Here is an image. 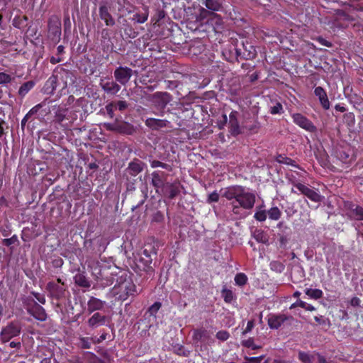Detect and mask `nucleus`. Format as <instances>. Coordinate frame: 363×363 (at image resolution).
I'll list each match as a JSON object with an SVG mask.
<instances>
[{"label": "nucleus", "instance_id": "nucleus-45", "mask_svg": "<svg viewBox=\"0 0 363 363\" xmlns=\"http://www.w3.org/2000/svg\"><path fill=\"white\" fill-rule=\"evenodd\" d=\"M305 293L307 296H308L311 298L317 300L321 298L323 296V293L322 290L318 289H306L305 290Z\"/></svg>", "mask_w": 363, "mask_h": 363}, {"label": "nucleus", "instance_id": "nucleus-26", "mask_svg": "<svg viewBox=\"0 0 363 363\" xmlns=\"http://www.w3.org/2000/svg\"><path fill=\"white\" fill-rule=\"evenodd\" d=\"M107 317L101 313L96 312L90 317L87 321L88 325L91 328H96L106 325Z\"/></svg>", "mask_w": 363, "mask_h": 363}, {"label": "nucleus", "instance_id": "nucleus-9", "mask_svg": "<svg viewBox=\"0 0 363 363\" xmlns=\"http://www.w3.org/2000/svg\"><path fill=\"white\" fill-rule=\"evenodd\" d=\"M293 122L301 128L309 132L315 133L316 126L306 116L300 113H294L291 115Z\"/></svg>", "mask_w": 363, "mask_h": 363}, {"label": "nucleus", "instance_id": "nucleus-19", "mask_svg": "<svg viewBox=\"0 0 363 363\" xmlns=\"http://www.w3.org/2000/svg\"><path fill=\"white\" fill-rule=\"evenodd\" d=\"M168 174L160 170L152 173V184L157 192L167 182Z\"/></svg>", "mask_w": 363, "mask_h": 363}, {"label": "nucleus", "instance_id": "nucleus-55", "mask_svg": "<svg viewBox=\"0 0 363 363\" xmlns=\"http://www.w3.org/2000/svg\"><path fill=\"white\" fill-rule=\"evenodd\" d=\"M241 345L245 347L251 348L252 350H257L261 348V346L255 344L254 339L252 337L242 340Z\"/></svg>", "mask_w": 363, "mask_h": 363}, {"label": "nucleus", "instance_id": "nucleus-14", "mask_svg": "<svg viewBox=\"0 0 363 363\" xmlns=\"http://www.w3.org/2000/svg\"><path fill=\"white\" fill-rule=\"evenodd\" d=\"M162 194L169 199H174L181 191V184L179 181L167 182L161 189Z\"/></svg>", "mask_w": 363, "mask_h": 363}, {"label": "nucleus", "instance_id": "nucleus-31", "mask_svg": "<svg viewBox=\"0 0 363 363\" xmlns=\"http://www.w3.org/2000/svg\"><path fill=\"white\" fill-rule=\"evenodd\" d=\"M51 101H48V99H44L42 102L40 104H38L35 106H33L28 113L27 114L29 116H33V115L37 114L38 112L40 113V115L42 116H45L48 114V111H50L49 109L48 111L41 110L44 106H45L47 104H48Z\"/></svg>", "mask_w": 363, "mask_h": 363}, {"label": "nucleus", "instance_id": "nucleus-25", "mask_svg": "<svg viewBox=\"0 0 363 363\" xmlns=\"http://www.w3.org/2000/svg\"><path fill=\"white\" fill-rule=\"evenodd\" d=\"M314 94L318 98L319 102L324 110L330 108V101L326 91L322 86H317L314 89Z\"/></svg>", "mask_w": 363, "mask_h": 363}, {"label": "nucleus", "instance_id": "nucleus-24", "mask_svg": "<svg viewBox=\"0 0 363 363\" xmlns=\"http://www.w3.org/2000/svg\"><path fill=\"white\" fill-rule=\"evenodd\" d=\"M99 14L100 18L104 21L106 26H113L115 25V20L110 13L109 8L105 4L99 6Z\"/></svg>", "mask_w": 363, "mask_h": 363}, {"label": "nucleus", "instance_id": "nucleus-32", "mask_svg": "<svg viewBox=\"0 0 363 363\" xmlns=\"http://www.w3.org/2000/svg\"><path fill=\"white\" fill-rule=\"evenodd\" d=\"M135 129L134 126L125 121L118 122L116 133L123 135H133Z\"/></svg>", "mask_w": 363, "mask_h": 363}, {"label": "nucleus", "instance_id": "nucleus-7", "mask_svg": "<svg viewBox=\"0 0 363 363\" xmlns=\"http://www.w3.org/2000/svg\"><path fill=\"white\" fill-rule=\"evenodd\" d=\"M152 254L156 255V252L153 248L150 250L145 249L140 255L139 257L136 259L135 265L136 267L140 270L146 272L147 274H152L155 270L152 266Z\"/></svg>", "mask_w": 363, "mask_h": 363}, {"label": "nucleus", "instance_id": "nucleus-49", "mask_svg": "<svg viewBox=\"0 0 363 363\" xmlns=\"http://www.w3.org/2000/svg\"><path fill=\"white\" fill-rule=\"evenodd\" d=\"M1 243L6 247H10L12 250V247H11L12 245H18L20 244L18 236L16 235H12L9 238H4L1 240Z\"/></svg>", "mask_w": 363, "mask_h": 363}, {"label": "nucleus", "instance_id": "nucleus-62", "mask_svg": "<svg viewBox=\"0 0 363 363\" xmlns=\"http://www.w3.org/2000/svg\"><path fill=\"white\" fill-rule=\"evenodd\" d=\"M97 242L99 245L98 252L101 255L102 252H104L106 250V247L108 244V242L107 241V240L106 238H101L100 239L98 240Z\"/></svg>", "mask_w": 363, "mask_h": 363}, {"label": "nucleus", "instance_id": "nucleus-20", "mask_svg": "<svg viewBox=\"0 0 363 363\" xmlns=\"http://www.w3.org/2000/svg\"><path fill=\"white\" fill-rule=\"evenodd\" d=\"M61 83L57 81L54 73L46 80L43 87V92L45 94L52 95L55 91L59 89L60 90Z\"/></svg>", "mask_w": 363, "mask_h": 363}, {"label": "nucleus", "instance_id": "nucleus-15", "mask_svg": "<svg viewBox=\"0 0 363 363\" xmlns=\"http://www.w3.org/2000/svg\"><path fill=\"white\" fill-rule=\"evenodd\" d=\"M145 125L150 130L159 131L163 128H172L171 123L167 119H160L155 118H147L145 121Z\"/></svg>", "mask_w": 363, "mask_h": 363}, {"label": "nucleus", "instance_id": "nucleus-35", "mask_svg": "<svg viewBox=\"0 0 363 363\" xmlns=\"http://www.w3.org/2000/svg\"><path fill=\"white\" fill-rule=\"evenodd\" d=\"M28 20V18L26 15H16L12 21V25L13 27L21 30L27 26L26 22Z\"/></svg>", "mask_w": 363, "mask_h": 363}, {"label": "nucleus", "instance_id": "nucleus-33", "mask_svg": "<svg viewBox=\"0 0 363 363\" xmlns=\"http://www.w3.org/2000/svg\"><path fill=\"white\" fill-rule=\"evenodd\" d=\"M52 110H55L54 116V121L58 123H62L66 119L68 109L60 106H53Z\"/></svg>", "mask_w": 363, "mask_h": 363}, {"label": "nucleus", "instance_id": "nucleus-2", "mask_svg": "<svg viewBox=\"0 0 363 363\" xmlns=\"http://www.w3.org/2000/svg\"><path fill=\"white\" fill-rule=\"evenodd\" d=\"M221 196L231 201L232 212L239 216L241 209L251 210L256 202L255 194L242 185H232L220 190Z\"/></svg>", "mask_w": 363, "mask_h": 363}, {"label": "nucleus", "instance_id": "nucleus-41", "mask_svg": "<svg viewBox=\"0 0 363 363\" xmlns=\"http://www.w3.org/2000/svg\"><path fill=\"white\" fill-rule=\"evenodd\" d=\"M276 161L280 164L291 165L300 169L299 165L294 160L283 155H279L276 158Z\"/></svg>", "mask_w": 363, "mask_h": 363}, {"label": "nucleus", "instance_id": "nucleus-37", "mask_svg": "<svg viewBox=\"0 0 363 363\" xmlns=\"http://www.w3.org/2000/svg\"><path fill=\"white\" fill-rule=\"evenodd\" d=\"M74 283L83 288H89L91 286L90 281L87 279V277L82 273L77 274L74 277Z\"/></svg>", "mask_w": 363, "mask_h": 363}, {"label": "nucleus", "instance_id": "nucleus-6", "mask_svg": "<svg viewBox=\"0 0 363 363\" xmlns=\"http://www.w3.org/2000/svg\"><path fill=\"white\" fill-rule=\"evenodd\" d=\"M22 301L29 315L39 321L46 320L48 315L45 308L38 303L33 298L27 296L23 298Z\"/></svg>", "mask_w": 363, "mask_h": 363}, {"label": "nucleus", "instance_id": "nucleus-4", "mask_svg": "<svg viewBox=\"0 0 363 363\" xmlns=\"http://www.w3.org/2000/svg\"><path fill=\"white\" fill-rule=\"evenodd\" d=\"M53 73L57 81L61 83L60 90L57 94V97L60 98L65 94L68 85L74 84L77 77L72 71L67 69L61 65L57 66L54 69Z\"/></svg>", "mask_w": 363, "mask_h": 363}, {"label": "nucleus", "instance_id": "nucleus-40", "mask_svg": "<svg viewBox=\"0 0 363 363\" xmlns=\"http://www.w3.org/2000/svg\"><path fill=\"white\" fill-rule=\"evenodd\" d=\"M148 18V10L146 8L143 9V11L136 12L133 14V20L138 23H143Z\"/></svg>", "mask_w": 363, "mask_h": 363}, {"label": "nucleus", "instance_id": "nucleus-29", "mask_svg": "<svg viewBox=\"0 0 363 363\" xmlns=\"http://www.w3.org/2000/svg\"><path fill=\"white\" fill-rule=\"evenodd\" d=\"M210 339L211 335L205 328H201L193 330L192 340L194 342H208Z\"/></svg>", "mask_w": 363, "mask_h": 363}, {"label": "nucleus", "instance_id": "nucleus-17", "mask_svg": "<svg viewBox=\"0 0 363 363\" xmlns=\"http://www.w3.org/2000/svg\"><path fill=\"white\" fill-rule=\"evenodd\" d=\"M296 189L300 191V193L307 197L308 199L313 202H320L321 201V195L318 194L313 188H311L308 185L297 184Z\"/></svg>", "mask_w": 363, "mask_h": 363}, {"label": "nucleus", "instance_id": "nucleus-8", "mask_svg": "<svg viewBox=\"0 0 363 363\" xmlns=\"http://www.w3.org/2000/svg\"><path fill=\"white\" fill-rule=\"evenodd\" d=\"M21 332V323L18 321H11L1 329L0 341L2 343L9 342L12 338L18 336Z\"/></svg>", "mask_w": 363, "mask_h": 363}, {"label": "nucleus", "instance_id": "nucleus-50", "mask_svg": "<svg viewBox=\"0 0 363 363\" xmlns=\"http://www.w3.org/2000/svg\"><path fill=\"white\" fill-rule=\"evenodd\" d=\"M298 358L303 363H313V356L308 352L299 351Z\"/></svg>", "mask_w": 363, "mask_h": 363}, {"label": "nucleus", "instance_id": "nucleus-63", "mask_svg": "<svg viewBox=\"0 0 363 363\" xmlns=\"http://www.w3.org/2000/svg\"><path fill=\"white\" fill-rule=\"evenodd\" d=\"M0 232L4 237L6 238V237L9 236L12 232L11 225L9 223H7L3 226H1Z\"/></svg>", "mask_w": 363, "mask_h": 363}, {"label": "nucleus", "instance_id": "nucleus-5", "mask_svg": "<svg viewBox=\"0 0 363 363\" xmlns=\"http://www.w3.org/2000/svg\"><path fill=\"white\" fill-rule=\"evenodd\" d=\"M334 25L340 28H345L351 25L355 31H363V23L343 11H339L334 21Z\"/></svg>", "mask_w": 363, "mask_h": 363}, {"label": "nucleus", "instance_id": "nucleus-44", "mask_svg": "<svg viewBox=\"0 0 363 363\" xmlns=\"http://www.w3.org/2000/svg\"><path fill=\"white\" fill-rule=\"evenodd\" d=\"M267 212L269 218L273 220H278L281 216V211L277 206L272 207Z\"/></svg>", "mask_w": 363, "mask_h": 363}, {"label": "nucleus", "instance_id": "nucleus-52", "mask_svg": "<svg viewBox=\"0 0 363 363\" xmlns=\"http://www.w3.org/2000/svg\"><path fill=\"white\" fill-rule=\"evenodd\" d=\"M247 279V275L242 272L238 273L235 277V284L240 286L245 285Z\"/></svg>", "mask_w": 363, "mask_h": 363}, {"label": "nucleus", "instance_id": "nucleus-30", "mask_svg": "<svg viewBox=\"0 0 363 363\" xmlns=\"http://www.w3.org/2000/svg\"><path fill=\"white\" fill-rule=\"evenodd\" d=\"M51 101H48V99H44L42 102L40 104H38L35 106H33L28 113L27 114L29 116H33V115L37 114L38 112L40 113V115L42 116H45L48 114V111H50L49 109L48 111L41 110L44 106H45L47 104H48Z\"/></svg>", "mask_w": 363, "mask_h": 363}, {"label": "nucleus", "instance_id": "nucleus-16", "mask_svg": "<svg viewBox=\"0 0 363 363\" xmlns=\"http://www.w3.org/2000/svg\"><path fill=\"white\" fill-rule=\"evenodd\" d=\"M99 85L103 91L108 95H116L121 90V85L116 81L109 78L101 79Z\"/></svg>", "mask_w": 363, "mask_h": 363}, {"label": "nucleus", "instance_id": "nucleus-11", "mask_svg": "<svg viewBox=\"0 0 363 363\" xmlns=\"http://www.w3.org/2000/svg\"><path fill=\"white\" fill-rule=\"evenodd\" d=\"M237 59L241 60H253L257 56V51L251 43L246 42L242 43V50L240 48H235Z\"/></svg>", "mask_w": 363, "mask_h": 363}, {"label": "nucleus", "instance_id": "nucleus-1", "mask_svg": "<svg viewBox=\"0 0 363 363\" xmlns=\"http://www.w3.org/2000/svg\"><path fill=\"white\" fill-rule=\"evenodd\" d=\"M111 277L106 276L102 277L100 284L103 287H107L111 285L116 280V284L111 289V293L116 300L125 301L130 296H135L137 294L136 286L132 279L128 275L125 271H122L119 268L114 267L110 268ZM103 277V274L101 273Z\"/></svg>", "mask_w": 363, "mask_h": 363}, {"label": "nucleus", "instance_id": "nucleus-53", "mask_svg": "<svg viewBox=\"0 0 363 363\" xmlns=\"http://www.w3.org/2000/svg\"><path fill=\"white\" fill-rule=\"evenodd\" d=\"M174 352L179 356L188 357L190 354V351L186 350L184 346L177 345L174 347Z\"/></svg>", "mask_w": 363, "mask_h": 363}, {"label": "nucleus", "instance_id": "nucleus-23", "mask_svg": "<svg viewBox=\"0 0 363 363\" xmlns=\"http://www.w3.org/2000/svg\"><path fill=\"white\" fill-rule=\"evenodd\" d=\"M101 43L105 52H112L114 45L110 37V31L108 28H103L101 31Z\"/></svg>", "mask_w": 363, "mask_h": 363}, {"label": "nucleus", "instance_id": "nucleus-42", "mask_svg": "<svg viewBox=\"0 0 363 363\" xmlns=\"http://www.w3.org/2000/svg\"><path fill=\"white\" fill-rule=\"evenodd\" d=\"M298 306L301 307L302 308H304L305 310L308 311H313L315 310V308L313 306L308 304L300 299L297 300L295 303H292L290 306L289 309L291 310Z\"/></svg>", "mask_w": 363, "mask_h": 363}, {"label": "nucleus", "instance_id": "nucleus-39", "mask_svg": "<svg viewBox=\"0 0 363 363\" xmlns=\"http://www.w3.org/2000/svg\"><path fill=\"white\" fill-rule=\"evenodd\" d=\"M35 82L32 80L23 83L18 89V95L24 97L35 86Z\"/></svg>", "mask_w": 363, "mask_h": 363}, {"label": "nucleus", "instance_id": "nucleus-51", "mask_svg": "<svg viewBox=\"0 0 363 363\" xmlns=\"http://www.w3.org/2000/svg\"><path fill=\"white\" fill-rule=\"evenodd\" d=\"M150 166L152 168L162 167L169 172L172 170V167L170 164L162 162L156 160L150 162Z\"/></svg>", "mask_w": 363, "mask_h": 363}, {"label": "nucleus", "instance_id": "nucleus-3", "mask_svg": "<svg viewBox=\"0 0 363 363\" xmlns=\"http://www.w3.org/2000/svg\"><path fill=\"white\" fill-rule=\"evenodd\" d=\"M172 100V96L166 91H157L151 95L150 101L153 113L158 116H164L165 108Z\"/></svg>", "mask_w": 363, "mask_h": 363}, {"label": "nucleus", "instance_id": "nucleus-13", "mask_svg": "<svg viewBox=\"0 0 363 363\" xmlns=\"http://www.w3.org/2000/svg\"><path fill=\"white\" fill-rule=\"evenodd\" d=\"M292 316H288L282 313H270L268 315L267 324L271 329L277 330L279 329L286 321L293 320Z\"/></svg>", "mask_w": 363, "mask_h": 363}, {"label": "nucleus", "instance_id": "nucleus-10", "mask_svg": "<svg viewBox=\"0 0 363 363\" xmlns=\"http://www.w3.org/2000/svg\"><path fill=\"white\" fill-rule=\"evenodd\" d=\"M46 290L48 291L49 296L57 301L62 300L66 296L65 286L60 285L54 281H49L47 284Z\"/></svg>", "mask_w": 363, "mask_h": 363}, {"label": "nucleus", "instance_id": "nucleus-59", "mask_svg": "<svg viewBox=\"0 0 363 363\" xmlns=\"http://www.w3.org/2000/svg\"><path fill=\"white\" fill-rule=\"evenodd\" d=\"M267 217V212L264 210L257 211L254 214V218L256 220L259 222H264L266 220Z\"/></svg>", "mask_w": 363, "mask_h": 363}, {"label": "nucleus", "instance_id": "nucleus-46", "mask_svg": "<svg viewBox=\"0 0 363 363\" xmlns=\"http://www.w3.org/2000/svg\"><path fill=\"white\" fill-rule=\"evenodd\" d=\"M13 77L5 72H0V86H6L9 84H11V82L13 80Z\"/></svg>", "mask_w": 363, "mask_h": 363}, {"label": "nucleus", "instance_id": "nucleus-22", "mask_svg": "<svg viewBox=\"0 0 363 363\" xmlns=\"http://www.w3.org/2000/svg\"><path fill=\"white\" fill-rule=\"evenodd\" d=\"M48 32L52 38H60L61 35V21L57 16H51L48 23Z\"/></svg>", "mask_w": 363, "mask_h": 363}, {"label": "nucleus", "instance_id": "nucleus-60", "mask_svg": "<svg viewBox=\"0 0 363 363\" xmlns=\"http://www.w3.org/2000/svg\"><path fill=\"white\" fill-rule=\"evenodd\" d=\"M260 123L255 120L252 125H246L245 128L251 133H257L260 128Z\"/></svg>", "mask_w": 363, "mask_h": 363}, {"label": "nucleus", "instance_id": "nucleus-38", "mask_svg": "<svg viewBox=\"0 0 363 363\" xmlns=\"http://www.w3.org/2000/svg\"><path fill=\"white\" fill-rule=\"evenodd\" d=\"M94 343V338L89 337L80 336L77 339L76 345L80 349H90L91 345Z\"/></svg>", "mask_w": 363, "mask_h": 363}, {"label": "nucleus", "instance_id": "nucleus-48", "mask_svg": "<svg viewBox=\"0 0 363 363\" xmlns=\"http://www.w3.org/2000/svg\"><path fill=\"white\" fill-rule=\"evenodd\" d=\"M351 211L356 220H363V207L354 205L352 208H351Z\"/></svg>", "mask_w": 363, "mask_h": 363}, {"label": "nucleus", "instance_id": "nucleus-56", "mask_svg": "<svg viewBox=\"0 0 363 363\" xmlns=\"http://www.w3.org/2000/svg\"><path fill=\"white\" fill-rule=\"evenodd\" d=\"M221 293L224 301L227 303H230L235 298L233 291L230 289H224Z\"/></svg>", "mask_w": 363, "mask_h": 363}, {"label": "nucleus", "instance_id": "nucleus-12", "mask_svg": "<svg viewBox=\"0 0 363 363\" xmlns=\"http://www.w3.org/2000/svg\"><path fill=\"white\" fill-rule=\"evenodd\" d=\"M133 73V71L131 68L120 66L114 70L113 75L116 81L118 82L119 84L125 86L130 81Z\"/></svg>", "mask_w": 363, "mask_h": 363}, {"label": "nucleus", "instance_id": "nucleus-21", "mask_svg": "<svg viewBox=\"0 0 363 363\" xmlns=\"http://www.w3.org/2000/svg\"><path fill=\"white\" fill-rule=\"evenodd\" d=\"M239 113L237 111H232L229 114L228 128L229 132L233 136L241 133L238 121Z\"/></svg>", "mask_w": 363, "mask_h": 363}, {"label": "nucleus", "instance_id": "nucleus-64", "mask_svg": "<svg viewBox=\"0 0 363 363\" xmlns=\"http://www.w3.org/2000/svg\"><path fill=\"white\" fill-rule=\"evenodd\" d=\"M264 359V355H261L259 357H245V362L242 363H261L262 360Z\"/></svg>", "mask_w": 363, "mask_h": 363}, {"label": "nucleus", "instance_id": "nucleus-57", "mask_svg": "<svg viewBox=\"0 0 363 363\" xmlns=\"http://www.w3.org/2000/svg\"><path fill=\"white\" fill-rule=\"evenodd\" d=\"M165 89L174 90L181 85L179 80H164Z\"/></svg>", "mask_w": 363, "mask_h": 363}, {"label": "nucleus", "instance_id": "nucleus-47", "mask_svg": "<svg viewBox=\"0 0 363 363\" xmlns=\"http://www.w3.org/2000/svg\"><path fill=\"white\" fill-rule=\"evenodd\" d=\"M269 267L272 271H274L277 273H281L285 269L284 264L280 261L277 260L272 261L269 264Z\"/></svg>", "mask_w": 363, "mask_h": 363}, {"label": "nucleus", "instance_id": "nucleus-43", "mask_svg": "<svg viewBox=\"0 0 363 363\" xmlns=\"http://www.w3.org/2000/svg\"><path fill=\"white\" fill-rule=\"evenodd\" d=\"M253 237L258 242L267 244L269 242L268 236L262 230H256L254 232Z\"/></svg>", "mask_w": 363, "mask_h": 363}, {"label": "nucleus", "instance_id": "nucleus-36", "mask_svg": "<svg viewBox=\"0 0 363 363\" xmlns=\"http://www.w3.org/2000/svg\"><path fill=\"white\" fill-rule=\"evenodd\" d=\"M202 4L207 9L213 13L220 11L222 9V4L219 0H203Z\"/></svg>", "mask_w": 363, "mask_h": 363}, {"label": "nucleus", "instance_id": "nucleus-61", "mask_svg": "<svg viewBox=\"0 0 363 363\" xmlns=\"http://www.w3.org/2000/svg\"><path fill=\"white\" fill-rule=\"evenodd\" d=\"M227 123H228L227 115L225 113H223L221 115V116L219 118H218V120H217V122H216L217 126L220 130H222L225 128V126L226 125Z\"/></svg>", "mask_w": 363, "mask_h": 363}, {"label": "nucleus", "instance_id": "nucleus-28", "mask_svg": "<svg viewBox=\"0 0 363 363\" xmlns=\"http://www.w3.org/2000/svg\"><path fill=\"white\" fill-rule=\"evenodd\" d=\"M106 302L96 297L91 296L87 302V311L91 313L96 311H100L104 308Z\"/></svg>", "mask_w": 363, "mask_h": 363}, {"label": "nucleus", "instance_id": "nucleus-18", "mask_svg": "<svg viewBox=\"0 0 363 363\" xmlns=\"http://www.w3.org/2000/svg\"><path fill=\"white\" fill-rule=\"evenodd\" d=\"M144 163L138 159H134L129 164L125 169V176L128 181L130 180L129 177H135L143 170Z\"/></svg>", "mask_w": 363, "mask_h": 363}, {"label": "nucleus", "instance_id": "nucleus-27", "mask_svg": "<svg viewBox=\"0 0 363 363\" xmlns=\"http://www.w3.org/2000/svg\"><path fill=\"white\" fill-rule=\"evenodd\" d=\"M199 11V13L197 17V19H199V21H202L205 18L213 16L216 19V23L217 25H221L223 23L222 18L219 15L212 12L211 11L207 9H204L203 7H200Z\"/></svg>", "mask_w": 363, "mask_h": 363}, {"label": "nucleus", "instance_id": "nucleus-54", "mask_svg": "<svg viewBox=\"0 0 363 363\" xmlns=\"http://www.w3.org/2000/svg\"><path fill=\"white\" fill-rule=\"evenodd\" d=\"M269 111L272 115L281 114L284 113L283 106L280 102L276 101L275 104L270 107Z\"/></svg>", "mask_w": 363, "mask_h": 363}, {"label": "nucleus", "instance_id": "nucleus-34", "mask_svg": "<svg viewBox=\"0 0 363 363\" xmlns=\"http://www.w3.org/2000/svg\"><path fill=\"white\" fill-rule=\"evenodd\" d=\"M121 30L123 31V36L125 38L133 39L138 35V32L136 31L126 20H124Z\"/></svg>", "mask_w": 363, "mask_h": 363}, {"label": "nucleus", "instance_id": "nucleus-58", "mask_svg": "<svg viewBox=\"0 0 363 363\" xmlns=\"http://www.w3.org/2000/svg\"><path fill=\"white\" fill-rule=\"evenodd\" d=\"M86 186H87L86 188L79 187L77 189V195L78 196L77 199L84 198L89 195V194L91 192V189H90L89 185H86Z\"/></svg>", "mask_w": 363, "mask_h": 363}]
</instances>
